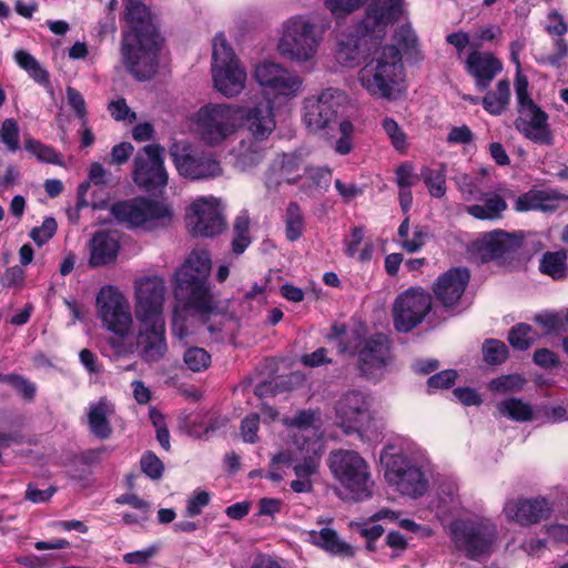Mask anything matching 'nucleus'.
I'll use <instances>...</instances> for the list:
<instances>
[{"instance_id":"f257e3e1","label":"nucleus","mask_w":568,"mask_h":568,"mask_svg":"<svg viewBox=\"0 0 568 568\" xmlns=\"http://www.w3.org/2000/svg\"><path fill=\"white\" fill-rule=\"evenodd\" d=\"M125 20L130 30L123 34V63L138 81L150 80L158 72L162 43L160 32L150 9L138 0H125Z\"/></svg>"},{"instance_id":"f03ea898","label":"nucleus","mask_w":568,"mask_h":568,"mask_svg":"<svg viewBox=\"0 0 568 568\" xmlns=\"http://www.w3.org/2000/svg\"><path fill=\"white\" fill-rule=\"evenodd\" d=\"M165 292V283L158 276L142 278L135 285L136 347L146 363L159 362L168 351L163 314Z\"/></svg>"},{"instance_id":"7ed1b4c3","label":"nucleus","mask_w":568,"mask_h":568,"mask_svg":"<svg viewBox=\"0 0 568 568\" xmlns=\"http://www.w3.org/2000/svg\"><path fill=\"white\" fill-rule=\"evenodd\" d=\"M211 255L206 250L192 251L174 275V296L189 308L203 314L213 313L216 305L209 277Z\"/></svg>"},{"instance_id":"20e7f679","label":"nucleus","mask_w":568,"mask_h":568,"mask_svg":"<svg viewBox=\"0 0 568 568\" xmlns=\"http://www.w3.org/2000/svg\"><path fill=\"white\" fill-rule=\"evenodd\" d=\"M241 125L250 136L236 148V162L242 169L253 168L264 159V142L276 128L274 106L270 100H261L239 110Z\"/></svg>"},{"instance_id":"39448f33","label":"nucleus","mask_w":568,"mask_h":568,"mask_svg":"<svg viewBox=\"0 0 568 568\" xmlns=\"http://www.w3.org/2000/svg\"><path fill=\"white\" fill-rule=\"evenodd\" d=\"M338 353L356 356V369L366 379L379 378L394 361L393 341L382 332L366 336L361 329H353L349 337L339 341Z\"/></svg>"},{"instance_id":"423d86ee","label":"nucleus","mask_w":568,"mask_h":568,"mask_svg":"<svg viewBox=\"0 0 568 568\" xmlns=\"http://www.w3.org/2000/svg\"><path fill=\"white\" fill-rule=\"evenodd\" d=\"M448 530L456 550L473 561L490 556L498 539L497 525L483 516L455 518Z\"/></svg>"},{"instance_id":"0eeeda50","label":"nucleus","mask_w":568,"mask_h":568,"mask_svg":"<svg viewBox=\"0 0 568 568\" xmlns=\"http://www.w3.org/2000/svg\"><path fill=\"white\" fill-rule=\"evenodd\" d=\"M528 87L527 77L518 69L515 80L518 118L515 120V128L531 142L550 146L555 136L548 123L549 115L531 99Z\"/></svg>"},{"instance_id":"6e6552de","label":"nucleus","mask_w":568,"mask_h":568,"mask_svg":"<svg viewBox=\"0 0 568 568\" xmlns=\"http://www.w3.org/2000/svg\"><path fill=\"white\" fill-rule=\"evenodd\" d=\"M402 70L400 50L394 44H388L382 48L377 58L362 68L359 81L371 95L390 100Z\"/></svg>"},{"instance_id":"1a4fd4ad","label":"nucleus","mask_w":568,"mask_h":568,"mask_svg":"<svg viewBox=\"0 0 568 568\" xmlns=\"http://www.w3.org/2000/svg\"><path fill=\"white\" fill-rule=\"evenodd\" d=\"M328 467L334 477L351 494L355 501L372 497L374 481L366 460L354 450H333L328 457Z\"/></svg>"},{"instance_id":"9d476101","label":"nucleus","mask_w":568,"mask_h":568,"mask_svg":"<svg viewBox=\"0 0 568 568\" xmlns=\"http://www.w3.org/2000/svg\"><path fill=\"white\" fill-rule=\"evenodd\" d=\"M212 47V77L215 89L225 97L237 95L244 89L246 72L240 67L239 59L224 33L215 34Z\"/></svg>"},{"instance_id":"9b49d317","label":"nucleus","mask_w":568,"mask_h":568,"mask_svg":"<svg viewBox=\"0 0 568 568\" xmlns=\"http://www.w3.org/2000/svg\"><path fill=\"white\" fill-rule=\"evenodd\" d=\"M381 462L385 467V479L400 494L413 498L423 496L428 481L422 469L403 453L383 452Z\"/></svg>"},{"instance_id":"f8f14e48","label":"nucleus","mask_w":568,"mask_h":568,"mask_svg":"<svg viewBox=\"0 0 568 568\" xmlns=\"http://www.w3.org/2000/svg\"><path fill=\"white\" fill-rule=\"evenodd\" d=\"M433 308L432 296L422 287H409L396 296L392 316L398 333H409L420 325Z\"/></svg>"},{"instance_id":"ddd939ff","label":"nucleus","mask_w":568,"mask_h":568,"mask_svg":"<svg viewBox=\"0 0 568 568\" xmlns=\"http://www.w3.org/2000/svg\"><path fill=\"white\" fill-rule=\"evenodd\" d=\"M98 314L108 331L120 338L131 332L133 324L130 305L114 286H104L97 296Z\"/></svg>"},{"instance_id":"4468645a","label":"nucleus","mask_w":568,"mask_h":568,"mask_svg":"<svg viewBox=\"0 0 568 568\" xmlns=\"http://www.w3.org/2000/svg\"><path fill=\"white\" fill-rule=\"evenodd\" d=\"M110 213L118 223L128 229L140 227L148 222L171 217V211L165 204L145 196L118 201L111 205Z\"/></svg>"},{"instance_id":"2eb2a0df","label":"nucleus","mask_w":568,"mask_h":568,"mask_svg":"<svg viewBox=\"0 0 568 568\" xmlns=\"http://www.w3.org/2000/svg\"><path fill=\"white\" fill-rule=\"evenodd\" d=\"M317 47L318 38L313 23L302 17H294L286 22L278 42V50L283 55L306 61L314 55Z\"/></svg>"},{"instance_id":"dca6fc26","label":"nucleus","mask_w":568,"mask_h":568,"mask_svg":"<svg viewBox=\"0 0 568 568\" xmlns=\"http://www.w3.org/2000/svg\"><path fill=\"white\" fill-rule=\"evenodd\" d=\"M164 152L160 144H148L143 148V154L134 158L132 176L140 190L154 192L168 184Z\"/></svg>"},{"instance_id":"f3484780","label":"nucleus","mask_w":568,"mask_h":568,"mask_svg":"<svg viewBox=\"0 0 568 568\" xmlns=\"http://www.w3.org/2000/svg\"><path fill=\"white\" fill-rule=\"evenodd\" d=\"M404 0H371L357 32L382 40L388 27L398 22L405 12Z\"/></svg>"},{"instance_id":"a211bd4d","label":"nucleus","mask_w":568,"mask_h":568,"mask_svg":"<svg viewBox=\"0 0 568 568\" xmlns=\"http://www.w3.org/2000/svg\"><path fill=\"white\" fill-rule=\"evenodd\" d=\"M235 110L229 104H210L197 112L202 140L215 146L234 132Z\"/></svg>"},{"instance_id":"6ab92c4d","label":"nucleus","mask_w":568,"mask_h":568,"mask_svg":"<svg viewBox=\"0 0 568 568\" xmlns=\"http://www.w3.org/2000/svg\"><path fill=\"white\" fill-rule=\"evenodd\" d=\"M344 93L334 88H327L317 98H310L304 103V123L310 132L323 131L337 119Z\"/></svg>"},{"instance_id":"aec40b11","label":"nucleus","mask_w":568,"mask_h":568,"mask_svg":"<svg viewBox=\"0 0 568 568\" xmlns=\"http://www.w3.org/2000/svg\"><path fill=\"white\" fill-rule=\"evenodd\" d=\"M170 155L179 173L191 180L214 179L222 174L221 163L212 153L193 150L190 145L183 146L180 153L174 145Z\"/></svg>"},{"instance_id":"412c9836","label":"nucleus","mask_w":568,"mask_h":568,"mask_svg":"<svg viewBox=\"0 0 568 568\" xmlns=\"http://www.w3.org/2000/svg\"><path fill=\"white\" fill-rule=\"evenodd\" d=\"M524 245L521 232L509 233L497 229L483 234L474 243L476 253L483 263L513 258Z\"/></svg>"},{"instance_id":"4be33fe9","label":"nucleus","mask_w":568,"mask_h":568,"mask_svg":"<svg viewBox=\"0 0 568 568\" xmlns=\"http://www.w3.org/2000/svg\"><path fill=\"white\" fill-rule=\"evenodd\" d=\"M470 273L467 267H450L440 274L432 286L435 301L444 312L453 314L469 284Z\"/></svg>"},{"instance_id":"5701e85b","label":"nucleus","mask_w":568,"mask_h":568,"mask_svg":"<svg viewBox=\"0 0 568 568\" xmlns=\"http://www.w3.org/2000/svg\"><path fill=\"white\" fill-rule=\"evenodd\" d=\"M554 511V504L544 496L519 497L508 500L504 514L508 521L521 527H530L548 520Z\"/></svg>"},{"instance_id":"b1692460","label":"nucleus","mask_w":568,"mask_h":568,"mask_svg":"<svg viewBox=\"0 0 568 568\" xmlns=\"http://www.w3.org/2000/svg\"><path fill=\"white\" fill-rule=\"evenodd\" d=\"M254 78L264 88L274 94L294 95L302 85L301 78L272 61H263L256 65Z\"/></svg>"},{"instance_id":"393cba45","label":"nucleus","mask_w":568,"mask_h":568,"mask_svg":"<svg viewBox=\"0 0 568 568\" xmlns=\"http://www.w3.org/2000/svg\"><path fill=\"white\" fill-rule=\"evenodd\" d=\"M190 210L192 214H187V224L191 227L192 235L213 237L221 234L225 229L217 204L200 199L192 203Z\"/></svg>"},{"instance_id":"a878e982","label":"nucleus","mask_w":568,"mask_h":568,"mask_svg":"<svg viewBox=\"0 0 568 568\" xmlns=\"http://www.w3.org/2000/svg\"><path fill=\"white\" fill-rule=\"evenodd\" d=\"M368 413L365 396L358 390L347 392L337 403L336 415L346 434L359 432Z\"/></svg>"},{"instance_id":"bb28decb","label":"nucleus","mask_w":568,"mask_h":568,"mask_svg":"<svg viewBox=\"0 0 568 568\" xmlns=\"http://www.w3.org/2000/svg\"><path fill=\"white\" fill-rule=\"evenodd\" d=\"M465 71L474 79L477 90L485 91L503 71V63L491 52L473 50L465 61Z\"/></svg>"},{"instance_id":"cd10ccee","label":"nucleus","mask_w":568,"mask_h":568,"mask_svg":"<svg viewBox=\"0 0 568 568\" xmlns=\"http://www.w3.org/2000/svg\"><path fill=\"white\" fill-rule=\"evenodd\" d=\"M120 248V241L115 232H95L89 242V266L95 268L114 264L118 260Z\"/></svg>"},{"instance_id":"c85d7f7f","label":"nucleus","mask_w":568,"mask_h":568,"mask_svg":"<svg viewBox=\"0 0 568 568\" xmlns=\"http://www.w3.org/2000/svg\"><path fill=\"white\" fill-rule=\"evenodd\" d=\"M310 541L323 549L331 556L339 558H353L355 556L354 547L342 540L336 530L332 528H322L321 530H311L308 532Z\"/></svg>"},{"instance_id":"c756f323","label":"nucleus","mask_w":568,"mask_h":568,"mask_svg":"<svg viewBox=\"0 0 568 568\" xmlns=\"http://www.w3.org/2000/svg\"><path fill=\"white\" fill-rule=\"evenodd\" d=\"M113 413V406L109 403L106 397H101L97 403L89 407L88 425L90 432L99 439H108L113 428L109 420V416Z\"/></svg>"},{"instance_id":"7c9ffc66","label":"nucleus","mask_w":568,"mask_h":568,"mask_svg":"<svg viewBox=\"0 0 568 568\" xmlns=\"http://www.w3.org/2000/svg\"><path fill=\"white\" fill-rule=\"evenodd\" d=\"M480 200L483 201V204L466 206V212L477 220H499L508 207L505 199L497 193H484Z\"/></svg>"},{"instance_id":"2f4dec72","label":"nucleus","mask_w":568,"mask_h":568,"mask_svg":"<svg viewBox=\"0 0 568 568\" xmlns=\"http://www.w3.org/2000/svg\"><path fill=\"white\" fill-rule=\"evenodd\" d=\"M538 270L554 281L568 277V254L565 250L547 251L539 260Z\"/></svg>"},{"instance_id":"473e14b6","label":"nucleus","mask_w":568,"mask_h":568,"mask_svg":"<svg viewBox=\"0 0 568 568\" xmlns=\"http://www.w3.org/2000/svg\"><path fill=\"white\" fill-rule=\"evenodd\" d=\"M510 82L501 79L497 82L494 91H487L481 99V105L486 112L491 115L503 114L509 106L510 102Z\"/></svg>"},{"instance_id":"72a5a7b5","label":"nucleus","mask_w":568,"mask_h":568,"mask_svg":"<svg viewBox=\"0 0 568 568\" xmlns=\"http://www.w3.org/2000/svg\"><path fill=\"white\" fill-rule=\"evenodd\" d=\"M335 59L339 64L347 68H353L361 63L362 54L357 34H346L344 39L338 41Z\"/></svg>"},{"instance_id":"f704fd0d","label":"nucleus","mask_w":568,"mask_h":568,"mask_svg":"<svg viewBox=\"0 0 568 568\" xmlns=\"http://www.w3.org/2000/svg\"><path fill=\"white\" fill-rule=\"evenodd\" d=\"M285 237L290 242H296L305 231V216L297 202H290L285 210Z\"/></svg>"},{"instance_id":"c9c22d12","label":"nucleus","mask_w":568,"mask_h":568,"mask_svg":"<svg viewBox=\"0 0 568 568\" xmlns=\"http://www.w3.org/2000/svg\"><path fill=\"white\" fill-rule=\"evenodd\" d=\"M498 410L501 415L516 422H530L534 418V412L530 404L520 398H509L498 404Z\"/></svg>"},{"instance_id":"e433bc0d","label":"nucleus","mask_w":568,"mask_h":568,"mask_svg":"<svg viewBox=\"0 0 568 568\" xmlns=\"http://www.w3.org/2000/svg\"><path fill=\"white\" fill-rule=\"evenodd\" d=\"M14 60L18 65L28 72V74L39 84L49 83V73L41 67L38 60L24 50H18L14 53Z\"/></svg>"},{"instance_id":"4c0bfd02","label":"nucleus","mask_w":568,"mask_h":568,"mask_svg":"<svg viewBox=\"0 0 568 568\" xmlns=\"http://www.w3.org/2000/svg\"><path fill=\"white\" fill-rule=\"evenodd\" d=\"M548 201L550 196L545 191H529L519 195L515 202V210L517 212H528L532 210L547 211L552 209Z\"/></svg>"},{"instance_id":"58836bf2","label":"nucleus","mask_w":568,"mask_h":568,"mask_svg":"<svg viewBox=\"0 0 568 568\" xmlns=\"http://www.w3.org/2000/svg\"><path fill=\"white\" fill-rule=\"evenodd\" d=\"M532 320L544 328L546 335H560L568 332L562 313L545 311L536 314Z\"/></svg>"},{"instance_id":"ea45409f","label":"nucleus","mask_w":568,"mask_h":568,"mask_svg":"<svg viewBox=\"0 0 568 568\" xmlns=\"http://www.w3.org/2000/svg\"><path fill=\"white\" fill-rule=\"evenodd\" d=\"M531 333V325L527 323H517L509 329L507 341L513 349L525 352L535 343V337Z\"/></svg>"},{"instance_id":"a19ab883","label":"nucleus","mask_w":568,"mask_h":568,"mask_svg":"<svg viewBox=\"0 0 568 568\" xmlns=\"http://www.w3.org/2000/svg\"><path fill=\"white\" fill-rule=\"evenodd\" d=\"M420 176L433 197L440 199L446 193V174L443 169L423 166Z\"/></svg>"},{"instance_id":"79ce46f5","label":"nucleus","mask_w":568,"mask_h":568,"mask_svg":"<svg viewBox=\"0 0 568 568\" xmlns=\"http://www.w3.org/2000/svg\"><path fill=\"white\" fill-rule=\"evenodd\" d=\"M483 359L486 364L497 366L505 363L509 357L507 345L499 339L487 338L481 347Z\"/></svg>"},{"instance_id":"37998d69","label":"nucleus","mask_w":568,"mask_h":568,"mask_svg":"<svg viewBox=\"0 0 568 568\" xmlns=\"http://www.w3.org/2000/svg\"><path fill=\"white\" fill-rule=\"evenodd\" d=\"M24 149L34 155L40 162L62 165L61 155L50 145H45L40 141L29 138L24 141Z\"/></svg>"},{"instance_id":"c03bdc74","label":"nucleus","mask_w":568,"mask_h":568,"mask_svg":"<svg viewBox=\"0 0 568 568\" xmlns=\"http://www.w3.org/2000/svg\"><path fill=\"white\" fill-rule=\"evenodd\" d=\"M382 128L390 140L393 148L399 153H405L408 149L407 134L398 123L393 118L386 116L382 121Z\"/></svg>"},{"instance_id":"a18cd8bd","label":"nucleus","mask_w":568,"mask_h":568,"mask_svg":"<svg viewBox=\"0 0 568 568\" xmlns=\"http://www.w3.org/2000/svg\"><path fill=\"white\" fill-rule=\"evenodd\" d=\"M183 359L189 369L193 372L205 371L211 364V355L202 347H190L185 351Z\"/></svg>"},{"instance_id":"49530a36","label":"nucleus","mask_w":568,"mask_h":568,"mask_svg":"<svg viewBox=\"0 0 568 568\" xmlns=\"http://www.w3.org/2000/svg\"><path fill=\"white\" fill-rule=\"evenodd\" d=\"M526 379L520 374L501 375L490 381L489 388L493 392H519Z\"/></svg>"},{"instance_id":"de8ad7c7","label":"nucleus","mask_w":568,"mask_h":568,"mask_svg":"<svg viewBox=\"0 0 568 568\" xmlns=\"http://www.w3.org/2000/svg\"><path fill=\"white\" fill-rule=\"evenodd\" d=\"M420 174L415 173L413 163L406 161L395 169V181L398 189H412L420 181Z\"/></svg>"},{"instance_id":"09e8293b","label":"nucleus","mask_w":568,"mask_h":568,"mask_svg":"<svg viewBox=\"0 0 568 568\" xmlns=\"http://www.w3.org/2000/svg\"><path fill=\"white\" fill-rule=\"evenodd\" d=\"M142 471L151 479H160L164 473L162 460L151 450L145 452L140 460Z\"/></svg>"},{"instance_id":"8fccbe9b","label":"nucleus","mask_w":568,"mask_h":568,"mask_svg":"<svg viewBox=\"0 0 568 568\" xmlns=\"http://www.w3.org/2000/svg\"><path fill=\"white\" fill-rule=\"evenodd\" d=\"M58 229V224L54 217H45L41 226H36L30 231V237L33 242L41 246L51 240Z\"/></svg>"},{"instance_id":"3c124183","label":"nucleus","mask_w":568,"mask_h":568,"mask_svg":"<svg viewBox=\"0 0 568 568\" xmlns=\"http://www.w3.org/2000/svg\"><path fill=\"white\" fill-rule=\"evenodd\" d=\"M341 136L335 143V151L341 155H346L352 152L353 145V133H354V124L344 120L339 123L338 126Z\"/></svg>"},{"instance_id":"603ef678","label":"nucleus","mask_w":568,"mask_h":568,"mask_svg":"<svg viewBox=\"0 0 568 568\" xmlns=\"http://www.w3.org/2000/svg\"><path fill=\"white\" fill-rule=\"evenodd\" d=\"M0 136L10 151L16 152L19 150V126L14 119H6L2 122Z\"/></svg>"},{"instance_id":"864d4df0","label":"nucleus","mask_w":568,"mask_h":568,"mask_svg":"<svg viewBox=\"0 0 568 568\" xmlns=\"http://www.w3.org/2000/svg\"><path fill=\"white\" fill-rule=\"evenodd\" d=\"M458 377L457 371L455 369H444L439 373L432 375L427 379L428 393H432L437 389H448L454 386L456 379Z\"/></svg>"},{"instance_id":"5fc2aeb1","label":"nucleus","mask_w":568,"mask_h":568,"mask_svg":"<svg viewBox=\"0 0 568 568\" xmlns=\"http://www.w3.org/2000/svg\"><path fill=\"white\" fill-rule=\"evenodd\" d=\"M367 0H325L326 8L336 17L349 14L362 8Z\"/></svg>"},{"instance_id":"6e6d98bb","label":"nucleus","mask_w":568,"mask_h":568,"mask_svg":"<svg viewBox=\"0 0 568 568\" xmlns=\"http://www.w3.org/2000/svg\"><path fill=\"white\" fill-rule=\"evenodd\" d=\"M397 44L405 52L415 51L418 44V38L415 31L408 24L400 26L394 36Z\"/></svg>"},{"instance_id":"4d7b16f0","label":"nucleus","mask_w":568,"mask_h":568,"mask_svg":"<svg viewBox=\"0 0 568 568\" xmlns=\"http://www.w3.org/2000/svg\"><path fill=\"white\" fill-rule=\"evenodd\" d=\"M67 99L68 104L72 108V110L75 112L79 120L82 122L83 125H87L88 122V112H87V104L83 95L74 88L68 87L67 88Z\"/></svg>"},{"instance_id":"13d9d810","label":"nucleus","mask_w":568,"mask_h":568,"mask_svg":"<svg viewBox=\"0 0 568 568\" xmlns=\"http://www.w3.org/2000/svg\"><path fill=\"white\" fill-rule=\"evenodd\" d=\"M365 230L362 225H356L351 229L349 235L345 236L343 240L344 243V253L347 257H355L358 252V246L364 240Z\"/></svg>"},{"instance_id":"bf43d9fd","label":"nucleus","mask_w":568,"mask_h":568,"mask_svg":"<svg viewBox=\"0 0 568 568\" xmlns=\"http://www.w3.org/2000/svg\"><path fill=\"white\" fill-rule=\"evenodd\" d=\"M260 429V416L255 413L250 414L241 422V433L243 440L250 444L257 442V432Z\"/></svg>"},{"instance_id":"052dcab7","label":"nucleus","mask_w":568,"mask_h":568,"mask_svg":"<svg viewBox=\"0 0 568 568\" xmlns=\"http://www.w3.org/2000/svg\"><path fill=\"white\" fill-rule=\"evenodd\" d=\"M532 362L545 369H551L560 365L559 356L551 349L541 347L532 354Z\"/></svg>"},{"instance_id":"680f3d73","label":"nucleus","mask_w":568,"mask_h":568,"mask_svg":"<svg viewBox=\"0 0 568 568\" xmlns=\"http://www.w3.org/2000/svg\"><path fill=\"white\" fill-rule=\"evenodd\" d=\"M55 493V486L40 489L34 483H29L24 493V499L33 504H42L49 501Z\"/></svg>"},{"instance_id":"e2e57ef3","label":"nucleus","mask_w":568,"mask_h":568,"mask_svg":"<svg viewBox=\"0 0 568 568\" xmlns=\"http://www.w3.org/2000/svg\"><path fill=\"white\" fill-rule=\"evenodd\" d=\"M427 237V229L416 225L413 231V237L402 241L400 245L407 253H416L425 245Z\"/></svg>"},{"instance_id":"0e129e2a","label":"nucleus","mask_w":568,"mask_h":568,"mask_svg":"<svg viewBox=\"0 0 568 568\" xmlns=\"http://www.w3.org/2000/svg\"><path fill=\"white\" fill-rule=\"evenodd\" d=\"M10 386H12L17 390V393L21 395V397L27 402H31L36 397V384L20 374H16Z\"/></svg>"},{"instance_id":"69168bd1","label":"nucleus","mask_w":568,"mask_h":568,"mask_svg":"<svg viewBox=\"0 0 568 568\" xmlns=\"http://www.w3.org/2000/svg\"><path fill=\"white\" fill-rule=\"evenodd\" d=\"M108 109L115 121H134L136 119V114L131 111L124 98L111 101Z\"/></svg>"},{"instance_id":"338daca9","label":"nucleus","mask_w":568,"mask_h":568,"mask_svg":"<svg viewBox=\"0 0 568 568\" xmlns=\"http://www.w3.org/2000/svg\"><path fill=\"white\" fill-rule=\"evenodd\" d=\"M301 363L306 367H320L322 365L332 364L333 359L328 357V349L325 347H318L310 354L301 356Z\"/></svg>"},{"instance_id":"774afa93","label":"nucleus","mask_w":568,"mask_h":568,"mask_svg":"<svg viewBox=\"0 0 568 568\" xmlns=\"http://www.w3.org/2000/svg\"><path fill=\"white\" fill-rule=\"evenodd\" d=\"M307 179L311 181L312 186L327 190L332 180V171L327 168L313 169L308 172Z\"/></svg>"}]
</instances>
